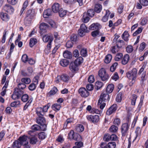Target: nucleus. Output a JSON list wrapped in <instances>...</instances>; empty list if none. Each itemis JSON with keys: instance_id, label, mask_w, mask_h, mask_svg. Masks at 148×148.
<instances>
[{"instance_id": "59", "label": "nucleus", "mask_w": 148, "mask_h": 148, "mask_svg": "<svg viewBox=\"0 0 148 148\" xmlns=\"http://www.w3.org/2000/svg\"><path fill=\"white\" fill-rule=\"evenodd\" d=\"M36 88V85L34 83L30 84L28 87L29 89L31 91H33L35 90Z\"/></svg>"}, {"instance_id": "37", "label": "nucleus", "mask_w": 148, "mask_h": 148, "mask_svg": "<svg viewBox=\"0 0 148 148\" xmlns=\"http://www.w3.org/2000/svg\"><path fill=\"white\" fill-rule=\"evenodd\" d=\"M95 12L93 9H89L87 11V14L89 16L92 17L94 15L95 13Z\"/></svg>"}, {"instance_id": "16", "label": "nucleus", "mask_w": 148, "mask_h": 148, "mask_svg": "<svg viewBox=\"0 0 148 148\" xmlns=\"http://www.w3.org/2000/svg\"><path fill=\"white\" fill-rule=\"evenodd\" d=\"M58 91L57 88L54 86L51 90L47 94V96L48 97H50L56 94Z\"/></svg>"}, {"instance_id": "29", "label": "nucleus", "mask_w": 148, "mask_h": 148, "mask_svg": "<svg viewBox=\"0 0 148 148\" xmlns=\"http://www.w3.org/2000/svg\"><path fill=\"white\" fill-rule=\"evenodd\" d=\"M83 62V58L82 57H79L77 58L75 60L74 63L77 66Z\"/></svg>"}, {"instance_id": "46", "label": "nucleus", "mask_w": 148, "mask_h": 148, "mask_svg": "<svg viewBox=\"0 0 148 148\" xmlns=\"http://www.w3.org/2000/svg\"><path fill=\"white\" fill-rule=\"evenodd\" d=\"M21 97V100L23 102H26L29 99V96L27 94L23 95Z\"/></svg>"}, {"instance_id": "49", "label": "nucleus", "mask_w": 148, "mask_h": 148, "mask_svg": "<svg viewBox=\"0 0 148 148\" xmlns=\"http://www.w3.org/2000/svg\"><path fill=\"white\" fill-rule=\"evenodd\" d=\"M119 49L116 46H114L112 47L111 51L113 53L115 54L119 51Z\"/></svg>"}, {"instance_id": "6", "label": "nucleus", "mask_w": 148, "mask_h": 148, "mask_svg": "<svg viewBox=\"0 0 148 148\" xmlns=\"http://www.w3.org/2000/svg\"><path fill=\"white\" fill-rule=\"evenodd\" d=\"M98 75L101 79L103 81L107 80L109 78L108 74L106 73L105 70L103 68H102L99 70Z\"/></svg>"}, {"instance_id": "55", "label": "nucleus", "mask_w": 148, "mask_h": 148, "mask_svg": "<svg viewBox=\"0 0 148 148\" xmlns=\"http://www.w3.org/2000/svg\"><path fill=\"white\" fill-rule=\"evenodd\" d=\"M122 95V93L120 92L117 95V96L116 98V101L118 102H120L121 101L122 98L121 96Z\"/></svg>"}, {"instance_id": "45", "label": "nucleus", "mask_w": 148, "mask_h": 148, "mask_svg": "<svg viewBox=\"0 0 148 148\" xmlns=\"http://www.w3.org/2000/svg\"><path fill=\"white\" fill-rule=\"evenodd\" d=\"M21 81L25 84H28L30 82L31 80L29 78L24 77L21 79Z\"/></svg>"}, {"instance_id": "15", "label": "nucleus", "mask_w": 148, "mask_h": 148, "mask_svg": "<svg viewBox=\"0 0 148 148\" xmlns=\"http://www.w3.org/2000/svg\"><path fill=\"white\" fill-rule=\"evenodd\" d=\"M18 140L19 142L21 145H24L28 143L27 137L25 135L20 137Z\"/></svg>"}, {"instance_id": "33", "label": "nucleus", "mask_w": 148, "mask_h": 148, "mask_svg": "<svg viewBox=\"0 0 148 148\" xmlns=\"http://www.w3.org/2000/svg\"><path fill=\"white\" fill-rule=\"evenodd\" d=\"M21 145L18 140H15L13 144L12 148H20Z\"/></svg>"}, {"instance_id": "48", "label": "nucleus", "mask_w": 148, "mask_h": 148, "mask_svg": "<svg viewBox=\"0 0 148 148\" xmlns=\"http://www.w3.org/2000/svg\"><path fill=\"white\" fill-rule=\"evenodd\" d=\"M86 13H84L83 14V21L84 23H86L88 22L90 19V18L88 16H86Z\"/></svg>"}, {"instance_id": "1", "label": "nucleus", "mask_w": 148, "mask_h": 148, "mask_svg": "<svg viewBox=\"0 0 148 148\" xmlns=\"http://www.w3.org/2000/svg\"><path fill=\"white\" fill-rule=\"evenodd\" d=\"M109 95L106 92H103L101 94L98 103V105L100 109H103L106 106V103L104 102L102 103L103 102H106L108 101L109 100Z\"/></svg>"}, {"instance_id": "56", "label": "nucleus", "mask_w": 148, "mask_h": 148, "mask_svg": "<svg viewBox=\"0 0 148 148\" xmlns=\"http://www.w3.org/2000/svg\"><path fill=\"white\" fill-rule=\"evenodd\" d=\"M77 35L75 34H72L70 37V39L72 42H76L77 40Z\"/></svg>"}, {"instance_id": "28", "label": "nucleus", "mask_w": 148, "mask_h": 148, "mask_svg": "<svg viewBox=\"0 0 148 148\" xmlns=\"http://www.w3.org/2000/svg\"><path fill=\"white\" fill-rule=\"evenodd\" d=\"M29 139H30L29 142L31 144H35L38 141L37 138L35 136L30 137Z\"/></svg>"}, {"instance_id": "62", "label": "nucleus", "mask_w": 148, "mask_h": 148, "mask_svg": "<svg viewBox=\"0 0 148 148\" xmlns=\"http://www.w3.org/2000/svg\"><path fill=\"white\" fill-rule=\"evenodd\" d=\"M139 1L140 4L144 6L148 5V1L147 0H140Z\"/></svg>"}, {"instance_id": "64", "label": "nucleus", "mask_w": 148, "mask_h": 148, "mask_svg": "<svg viewBox=\"0 0 148 148\" xmlns=\"http://www.w3.org/2000/svg\"><path fill=\"white\" fill-rule=\"evenodd\" d=\"M118 65V63L117 62H115L111 66L110 68V70L111 72H113L115 69L116 66Z\"/></svg>"}, {"instance_id": "20", "label": "nucleus", "mask_w": 148, "mask_h": 148, "mask_svg": "<svg viewBox=\"0 0 148 148\" xmlns=\"http://www.w3.org/2000/svg\"><path fill=\"white\" fill-rule=\"evenodd\" d=\"M130 59V56L127 54L125 55L122 58L121 63L123 65L126 64L128 62Z\"/></svg>"}, {"instance_id": "41", "label": "nucleus", "mask_w": 148, "mask_h": 148, "mask_svg": "<svg viewBox=\"0 0 148 148\" xmlns=\"http://www.w3.org/2000/svg\"><path fill=\"white\" fill-rule=\"evenodd\" d=\"M81 55L83 57H86L87 55V50L86 48L82 49L80 51Z\"/></svg>"}, {"instance_id": "27", "label": "nucleus", "mask_w": 148, "mask_h": 148, "mask_svg": "<svg viewBox=\"0 0 148 148\" xmlns=\"http://www.w3.org/2000/svg\"><path fill=\"white\" fill-rule=\"evenodd\" d=\"M60 64L62 66H66L69 64V61L66 59H63L60 62Z\"/></svg>"}, {"instance_id": "36", "label": "nucleus", "mask_w": 148, "mask_h": 148, "mask_svg": "<svg viewBox=\"0 0 148 148\" xmlns=\"http://www.w3.org/2000/svg\"><path fill=\"white\" fill-rule=\"evenodd\" d=\"M123 56V54L121 53H118L115 57V60L116 61H119L121 59Z\"/></svg>"}, {"instance_id": "31", "label": "nucleus", "mask_w": 148, "mask_h": 148, "mask_svg": "<svg viewBox=\"0 0 148 148\" xmlns=\"http://www.w3.org/2000/svg\"><path fill=\"white\" fill-rule=\"evenodd\" d=\"M129 36V34L128 32L127 31H125L122 35L123 39L126 41H127L128 40V37Z\"/></svg>"}, {"instance_id": "5", "label": "nucleus", "mask_w": 148, "mask_h": 148, "mask_svg": "<svg viewBox=\"0 0 148 148\" xmlns=\"http://www.w3.org/2000/svg\"><path fill=\"white\" fill-rule=\"evenodd\" d=\"M137 73V70L136 69L134 68L132 70L128 71L127 73V76L129 79L136 80Z\"/></svg>"}, {"instance_id": "39", "label": "nucleus", "mask_w": 148, "mask_h": 148, "mask_svg": "<svg viewBox=\"0 0 148 148\" xmlns=\"http://www.w3.org/2000/svg\"><path fill=\"white\" fill-rule=\"evenodd\" d=\"M67 11L60 8L58 12L59 14L60 17H62L66 14Z\"/></svg>"}, {"instance_id": "63", "label": "nucleus", "mask_w": 148, "mask_h": 148, "mask_svg": "<svg viewBox=\"0 0 148 148\" xmlns=\"http://www.w3.org/2000/svg\"><path fill=\"white\" fill-rule=\"evenodd\" d=\"M22 61L24 62H26L28 60V57L26 54H24L23 55L21 58Z\"/></svg>"}, {"instance_id": "26", "label": "nucleus", "mask_w": 148, "mask_h": 148, "mask_svg": "<svg viewBox=\"0 0 148 148\" xmlns=\"http://www.w3.org/2000/svg\"><path fill=\"white\" fill-rule=\"evenodd\" d=\"M52 12L50 9H48L44 11L43 16L45 18H47L49 16L51 15Z\"/></svg>"}, {"instance_id": "22", "label": "nucleus", "mask_w": 148, "mask_h": 148, "mask_svg": "<svg viewBox=\"0 0 148 148\" xmlns=\"http://www.w3.org/2000/svg\"><path fill=\"white\" fill-rule=\"evenodd\" d=\"M0 15L1 19L5 21H8L9 18V17L8 14L5 13L3 12H2L0 13Z\"/></svg>"}, {"instance_id": "57", "label": "nucleus", "mask_w": 148, "mask_h": 148, "mask_svg": "<svg viewBox=\"0 0 148 148\" xmlns=\"http://www.w3.org/2000/svg\"><path fill=\"white\" fill-rule=\"evenodd\" d=\"M26 87V85L23 83H20L18 85V88L23 90Z\"/></svg>"}, {"instance_id": "18", "label": "nucleus", "mask_w": 148, "mask_h": 148, "mask_svg": "<svg viewBox=\"0 0 148 148\" xmlns=\"http://www.w3.org/2000/svg\"><path fill=\"white\" fill-rule=\"evenodd\" d=\"M31 129L32 130H30L28 132V134H31L34 131L39 130L40 129V127L37 124H35L31 127Z\"/></svg>"}, {"instance_id": "34", "label": "nucleus", "mask_w": 148, "mask_h": 148, "mask_svg": "<svg viewBox=\"0 0 148 148\" xmlns=\"http://www.w3.org/2000/svg\"><path fill=\"white\" fill-rule=\"evenodd\" d=\"M61 107V106L60 104L55 103L52 105V108L53 110L56 111L59 110Z\"/></svg>"}, {"instance_id": "43", "label": "nucleus", "mask_w": 148, "mask_h": 148, "mask_svg": "<svg viewBox=\"0 0 148 148\" xmlns=\"http://www.w3.org/2000/svg\"><path fill=\"white\" fill-rule=\"evenodd\" d=\"M137 98V96L136 95L133 94L132 95L131 99V104L132 105H135L136 100Z\"/></svg>"}, {"instance_id": "30", "label": "nucleus", "mask_w": 148, "mask_h": 148, "mask_svg": "<svg viewBox=\"0 0 148 148\" xmlns=\"http://www.w3.org/2000/svg\"><path fill=\"white\" fill-rule=\"evenodd\" d=\"M49 27V25L47 24L44 23H42L40 24V28L41 30H45L47 28Z\"/></svg>"}, {"instance_id": "14", "label": "nucleus", "mask_w": 148, "mask_h": 148, "mask_svg": "<svg viewBox=\"0 0 148 148\" xmlns=\"http://www.w3.org/2000/svg\"><path fill=\"white\" fill-rule=\"evenodd\" d=\"M129 126L127 123H125L122 124L121 127V132L123 136H125L129 129Z\"/></svg>"}, {"instance_id": "40", "label": "nucleus", "mask_w": 148, "mask_h": 148, "mask_svg": "<svg viewBox=\"0 0 148 148\" xmlns=\"http://www.w3.org/2000/svg\"><path fill=\"white\" fill-rule=\"evenodd\" d=\"M112 59V56L110 54H108L106 57L104 62L106 63H109Z\"/></svg>"}, {"instance_id": "2", "label": "nucleus", "mask_w": 148, "mask_h": 148, "mask_svg": "<svg viewBox=\"0 0 148 148\" xmlns=\"http://www.w3.org/2000/svg\"><path fill=\"white\" fill-rule=\"evenodd\" d=\"M36 15V10L34 9H29L26 12V16L25 21L27 24L30 23L32 19H33Z\"/></svg>"}, {"instance_id": "52", "label": "nucleus", "mask_w": 148, "mask_h": 148, "mask_svg": "<svg viewBox=\"0 0 148 148\" xmlns=\"http://www.w3.org/2000/svg\"><path fill=\"white\" fill-rule=\"evenodd\" d=\"M135 132L136 134L135 137L136 139L138 137H139L140 136L141 134V129L139 127H137L136 128Z\"/></svg>"}, {"instance_id": "32", "label": "nucleus", "mask_w": 148, "mask_h": 148, "mask_svg": "<svg viewBox=\"0 0 148 148\" xmlns=\"http://www.w3.org/2000/svg\"><path fill=\"white\" fill-rule=\"evenodd\" d=\"M37 40L35 38H32L30 39L29 44L30 46L32 47L37 42Z\"/></svg>"}, {"instance_id": "24", "label": "nucleus", "mask_w": 148, "mask_h": 148, "mask_svg": "<svg viewBox=\"0 0 148 148\" xmlns=\"http://www.w3.org/2000/svg\"><path fill=\"white\" fill-rule=\"evenodd\" d=\"M114 88V85L113 84H109L106 89L107 93H111L112 92Z\"/></svg>"}, {"instance_id": "4", "label": "nucleus", "mask_w": 148, "mask_h": 148, "mask_svg": "<svg viewBox=\"0 0 148 148\" xmlns=\"http://www.w3.org/2000/svg\"><path fill=\"white\" fill-rule=\"evenodd\" d=\"M42 40L44 42H48L47 47L48 49H50L51 47V43L53 40L52 36L49 34L45 35L43 37Z\"/></svg>"}, {"instance_id": "51", "label": "nucleus", "mask_w": 148, "mask_h": 148, "mask_svg": "<svg viewBox=\"0 0 148 148\" xmlns=\"http://www.w3.org/2000/svg\"><path fill=\"white\" fill-rule=\"evenodd\" d=\"M118 130V128L117 126L114 125H112L110 128V131L112 132H116Z\"/></svg>"}, {"instance_id": "47", "label": "nucleus", "mask_w": 148, "mask_h": 148, "mask_svg": "<svg viewBox=\"0 0 148 148\" xmlns=\"http://www.w3.org/2000/svg\"><path fill=\"white\" fill-rule=\"evenodd\" d=\"M116 42V46L120 49L122 47V46L124 44V41L122 40H118Z\"/></svg>"}, {"instance_id": "38", "label": "nucleus", "mask_w": 148, "mask_h": 148, "mask_svg": "<svg viewBox=\"0 0 148 148\" xmlns=\"http://www.w3.org/2000/svg\"><path fill=\"white\" fill-rule=\"evenodd\" d=\"M103 85V83L99 81L97 82L95 84V87L97 90L101 88Z\"/></svg>"}, {"instance_id": "7", "label": "nucleus", "mask_w": 148, "mask_h": 148, "mask_svg": "<svg viewBox=\"0 0 148 148\" xmlns=\"http://www.w3.org/2000/svg\"><path fill=\"white\" fill-rule=\"evenodd\" d=\"M36 122L38 124L42 126L44 129H46L47 126L45 124L46 121L43 116H38L36 118Z\"/></svg>"}, {"instance_id": "23", "label": "nucleus", "mask_w": 148, "mask_h": 148, "mask_svg": "<svg viewBox=\"0 0 148 148\" xmlns=\"http://www.w3.org/2000/svg\"><path fill=\"white\" fill-rule=\"evenodd\" d=\"M102 9V6L99 3H97L95 4L94 9L95 12L97 13L100 12Z\"/></svg>"}, {"instance_id": "35", "label": "nucleus", "mask_w": 148, "mask_h": 148, "mask_svg": "<svg viewBox=\"0 0 148 148\" xmlns=\"http://www.w3.org/2000/svg\"><path fill=\"white\" fill-rule=\"evenodd\" d=\"M75 129L77 132H81L84 130V127L82 125L79 124L76 127Z\"/></svg>"}, {"instance_id": "44", "label": "nucleus", "mask_w": 148, "mask_h": 148, "mask_svg": "<svg viewBox=\"0 0 148 148\" xmlns=\"http://www.w3.org/2000/svg\"><path fill=\"white\" fill-rule=\"evenodd\" d=\"M38 136L40 139H44L46 137L47 134L45 132H42L38 134Z\"/></svg>"}, {"instance_id": "54", "label": "nucleus", "mask_w": 148, "mask_h": 148, "mask_svg": "<svg viewBox=\"0 0 148 148\" xmlns=\"http://www.w3.org/2000/svg\"><path fill=\"white\" fill-rule=\"evenodd\" d=\"M20 101H16L11 103L10 104V106L13 107H16L17 106L20 104Z\"/></svg>"}, {"instance_id": "61", "label": "nucleus", "mask_w": 148, "mask_h": 148, "mask_svg": "<svg viewBox=\"0 0 148 148\" xmlns=\"http://www.w3.org/2000/svg\"><path fill=\"white\" fill-rule=\"evenodd\" d=\"M126 51L128 53H131L132 52L133 50L132 46L131 45L128 46L126 48Z\"/></svg>"}, {"instance_id": "21", "label": "nucleus", "mask_w": 148, "mask_h": 148, "mask_svg": "<svg viewBox=\"0 0 148 148\" xmlns=\"http://www.w3.org/2000/svg\"><path fill=\"white\" fill-rule=\"evenodd\" d=\"M57 78H60V80L64 82H66L69 80V77L66 74H63L60 76H58Z\"/></svg>"}, {"instance_id": "8", "label": "nucleus", "mask_w": 148, "mask_h": 148, "mask_svg": "<svg viewBox=\"0 0 148 148\" xmlns=\"http://www.w3.org/2000/svg\"><path fill=\"white\" fill-rule=\"evenodd\" d=\"M103 140L106 142L109 141L111 140H117V136L114 134H112L111 135L107 134H105L103 137Z\"/></svg>"}, {"instance_id": "11", "label": "nucleus", "mask_w": 148, "mask_h": 148, "mask_svg": "<svg viewBox=\"0 0 148 148\" xmlns=\"http://www.w3.org/2000/svg\"><path fill=\"white\" fill-rule=\"evenodd\" d=\"M78 92L80 95L83 97H87L89 95V92L84 87L80 88L78 90Z\"/></svg>"}, {"instance_id": "50", "label": "nucleus", "mask_w": 148, "mask_h": 148, "mask_svg": "<svg viewBox=\"0 0 148 148\" xmlns=\"http://www.w3.org/2000/svg\"><path fill=\"white\" fill-rule=\"evenodd\" d=\"M107 146L108 148H115L116 147V143L114 142H109L108 143Z\"/></svg>"}, {"instance_id": "58", "label": "nucleus", "mask_w": 148, "mask_h": 148, "mask_svg": "<svg viewBox=\"0 0 148 148\" xmlns=\"http://www.w3.org/2000/svg\"><path fill=\"white\" fill-rule=\"evenodd\" d=\"M74 132L73 130H71L68 134V138L70 139H73L75 135Z\"/></svg>"}, {"instance_id": "17", "label": "nucleus", "mask_w": 148, "mask_h": 148, "mask_svg": "<svg viewBox=\"0 0 148 148\" xmlns=\"http://www.w3.org/2000/svg\"><path fill=\"white\" fill-rule=\"evenodd\" d=\"M52 10L54 13L59 12L60 8V4L57 3H54L52 7Z\"/></svg>"}, {"instance_id": "60", "label": "nucleus", "mask_w": 148, "mask_h": 148, "mask_svg": "<svg viewBox=\"0 0 148 148\" xmlns=\"http://www.w3.org/2000/svg\"><path fill=\"white\" fill-rule=\"evenodd\" d=\"M79 29L81 30L82 31H84L85 32H88L87 27L86 26L85 24L84 23L82 24L81 25L80 29Z\"/></svg>"}, {"instance_id": "25", "label": "nucleus", "mask_w": 148, "mask_h": 148, "mask_svg": "<svg viewBox=\"0 0 148 148\" xmlns=\"http://www.w3.org/2000/svg\"><path fill=\"white\" fill-rule=\"evenodd\" d=\"M63 56L65 58L69 59H71L72 57L71 53L68 51H65L64 52Z\"/></svg>"}, {"instance_id": "10", "label": "nucleus", "mask_w": 148, "mask_h": 148, "mask_svg": "<svg viewBox=\"0 0 148 148\" xmlns=\"http://www.w3.org/2000/svg\"><path fill=\"white\" fill-rule=\"evenodd\" d=\"M88 120L94 123L98 122L99 120V116L98 115H88L86 116Z\"/></svg>"}, {"instance_id": "9", "label": "nucleus", "mask_w": 148, "mask_h": 148, "mask_svg": "<svg viewBox=\"0 0 148 148\" xmlns=\"http://www.w3.org/2000/svg\"><path fill=\"white\" fill-rule=\"evenodd\" d=\"M118 108L117 105L116 104H114L111 106L108 109L106 112V114L110 115L113 113H114Z\"/></svg>"}, {"instance_id": "3", "label": "nucleus", "mask_w": 148, "mask_h": 148, "mask_svg": "<svg viewBox=\"0 0 148 148\" xmlns=\"http://www.w3.org/2000/svg\"><path fill=\"white\" fill-rule=\"evenodd\" d=\"M24 92L17 88L14 89L13 94L11 96L12 98L14 100H15L19 99L23 94Z\"/></svg>"}, {"instance_id": "19", "label": "nucleus", "mask_w": 148, "mask_h": 148, "mask_svg": "<svg viewBox=\"0 0 148 148\" xmlns=\"http://www.w3.org/2000/svg\"><path fill=\"white\" fill-rule=\"evenodd\" d=\"M78 66L74 62H71L69 65V68L71 71L74 72L78 70Z\"/></svg>"}, {"instance_id": "53", "label": "nucleus", "mask_w": 148, "mask_h": 148, "mask_svg": "<svg viewBox=\"0 0 148 148\" xmlns=\"http://www.w3.org/2000/svg\"><path fill=\"white\" fill-rule=\"evenodd\" d=\"M73 139L77 141H81L82 140V138L81 136L77 134H75L74 137Z\"/></svg>"}, {"instance_id": "13", "label": "nucleus", "mask_w": 148, "mask_h": 148, "mask_svg": "<svg viewBox=\"0 0 148 148\" xmlns=\"http://www.w3.org/2000/svg\"><path fill=\"white\" fill-rule=\"evenodd\" d=\"M3 10L10 14H12L14 11V8L11 5L8 4H6L3 6Z\"/></svg>"}, {"instance_id": "12", "label": "nucleus", "mask_w": 148, "mask_h": 148, "mask_svg": "<svg viewBox=\"0 0 148 148\" xmlns=\"http://www.w3.org/2000/svg\"><path fill=\"white\" fill-rule=\"evenodd\" d=\"M47 112V109L44 107H38L36 110V113L38 116H43L45 112Z\"/></svg>"}, {"instance_id": "42", "label": "nucleus", "mask_w": 148, "mask_h": 148, "mask_svg": "<svg viewBox=\"0 0 148 148\" xmlns=\"http://www.w3.org/2000/svg\"><path fill=\"white\" fill-rule=\"evenodd\" d=\"M95 24L93 23L89 27V29L90 30H93L94 29H98L99 28V26L98 25V24Z\"/></svg>"}]
</instances>
